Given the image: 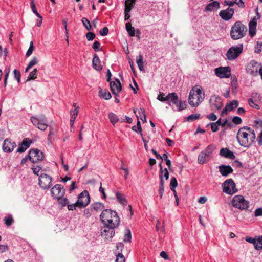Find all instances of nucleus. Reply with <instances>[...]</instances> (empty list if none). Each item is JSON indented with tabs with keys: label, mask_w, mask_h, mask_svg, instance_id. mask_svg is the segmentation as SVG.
Segmentation results:
<instances>
[{
	"label": "nucleus",
	"mask_w": 262,
	"mask_h": 262,
	"mask_svg": "<svg viewBox=\"0 0 262 262\" xmlns=\"http://www.w3.org/2000/svg\"><path fill=\"white\" fill-rule=\"evenodd\" d=\"M256 138L254 130L248 126L240 128L237 133L236 139L242 146L245 147H250L254 142Z\"/></svg>",
	"instance_id": "nucleus-1"
},
{
	"label": "nucleus",
	"mask_w": 262,
	"mask_h": 262,
	"mask_svg": "<svg viewBox=\"0 0 262 262\" xmlns=\"http://www.w3.org/2000/svg\"><path fill=\"white\" fill-rule=\"evenodd\" d=\"M100 219L104 225L117 227L120 223V219L116 212L111 209L103 210Z\"/></svg>",
	"instance_id": "nucleus-2"
},
{
	"label": "nucleus",
	"mask_w": 262,
	"mask_h": 262,
	"mask_svg": "<svg viewBox=\"0 0 262 262\" xmlns=\"http://www.w3.org/2000/svg\"><path fill=\"white\" fill-rule=\"evenodd\" d=\"M205 98V93L202 88L194 86L191 90L189 97L188 103L192 107H198Z\"/></svg>",
	"instance_id": "nucleus-3"
},
{
	"label": "nucleus",
	"mask_w": 262,
	"mask_h": 262,
	"mask_svg": "<svg viewBox=\"0 0 262 262\" xmlns=\"http://www.w3.org/2000/svg\"><path fill=\"white\" fill-rule=\"evenodd\" d=\"M247 28L241 21H237L232 26L230 32L233 40H238L245 37L247 34Z\"/></svg>",
	"instance_id": "nucleus-4"
},
{
	"label": "nucleus",
	"mask_w": 262,
	"mask_h": 262,
	"mask_svg": "<svg viewBox=\"0 0 262 262\" xmlns=\"http://www.w3.org/2000/svg\"><path fill=\"white\" fill-rule=\"evenodd\" d=\"M232 206L241 210H247L249 207V202L242 195H236L232 199Z\"/></svg>",
	"instance_id": "nucleus-5"
},
{
	"label": "nucleus",
	"mask_w": 262,
	"mask_h": 262,
	"mask_svg": "<svg viewBox=\"0 0 262 262\" xmlns=\"http://www.w3.org/2000/svg\"><path fill=\"white\" fill-rule=\"evenodd\" d=\"M214 149L215 146L213 145H209L204 150H202L198 156V163L204 164L208 161L209 157Z\"/></svg>",
	"instance_id": "nucleus-6"
},
{
	"label": "nucleus",
	"mask_w": 262,
	"mask_h": 262,
	"mask_svg": "<svg viewBox=\"0 0 262 262\" xmlns=\"http://www.w3.org/2000/svg\"><path fill=\"white\" fill-rule=\"evenodd\" d=\"M223 192L229 195H232L238 191L235 183L232 179L226 180L222 185Z\"/></svg>",
	"instance_id": "nucleus-7"
},
{
	"label": "nucleus",
	"mask_w": 262,
	"mask_h": 262,
	"mask_svg": "<svg viewBox=\"0 0 262 262\" xmlns=\"http://www.w3.org/2000/svg\"><path fill=\"white\" fill-rule=\"evenodd\" d=\"M31 121L33 124L40 130H45L48 127L47 119L45 115L32 116L31 118Z\"/></svg>",
	"instance_id": "nucleus-8"
},
{
	"label": "nucleus",
	"mask_w": 262,
	"mask_h": 262,
	"mask_svg": "<svg viewBox=\"0 0 262 262\" xmlns=\"http://www.w3.org/2000/svg\"><path fill=\"white\" fill-rule=\"evenodd\" d=\"M243 50V46L242 44H240L238 46L231 47L227 52V58L229 60H234L242 53Z\"/></svg>",
	"instance_id": "nucleus-9"
},
{
	"label": "nucleus",
	"mask_w": 262,
	"mask_h": 262,
	"mask_svg": "<svg viewBox=\"0 0 262 262\" xmlns=\"http://www.w3.org/2000/svg\"><path fill=\"white\" fill-rule=\"evenodd\" d=\"M76 202L79 208H83L88 206L90 202V196L88 191L84 190L80 193Z\"/></svg>",
	"instance_id": "nucleus-10"
},
{
	"label": "nucleus",
	"mask_w": 262,
	"mask_h": 262,
	"mask_svg": "<svg viewBox=\"0 0 262 262\" xmlns=\"http://www.w3.org/2000/svg\"><path fill=\"white\" fill-rule=\"evenodd\" d=\"M28 157L31 162L36 163L43 159L44 154L38 149H32L29 151Z\"/></svg>",
	"instance_id": "nucleus-11"
},
{
	"label": "nucleus",
	"mask_w": 262,
	"mask_h": 262,
	"mask_svg": "<svg viewBox=\"0 0 262 262\" xmlns=\"http://www.w3.org/2000/svg\"><path fill=\"white\" fill-rule=\"evenodd\" d=\"M209 102L211 110L213 111L221 110L223 106L222 98L215 95L210 97Z\"/></svg>",
	"instance_id": "nucleus-12"
},
{
	"label": "nucleus",
	"mask_w": 262,
	"mask_h": 262,
	"mask_svg": "<svg viewBox=\"0 0 262 262\" xmlns=\"http://www.w3.org/2000/svg\"><path fill=\"white\" fill-rule=\"evenodd\" d=\"M51 195L57 200L61 199L65 194V189L61 185L56 184L51 189Z\"/></svg>",
	"instance_id": "nucleus-13"
},
{
	"label": "nucleus",
	"mask_w": 262,
	"mask_h": 262,
	"mask_svg": "<svg viewBox=\"0 0 262 262\" xmlns=\"http://www.w3.org/2000/svg\"><path fill=\"white\" fill-rule=\"evenodd\" d=\"M39 185L43 189H49L52 185V178L46 173H41L39 177Z\"/></svg>",
	"instance_id": "nucleus-14"
},
{
	"label": "nucleus",
	"mask_w": 262,
	"mask_h": 262,
	"mask_svg": "<svg viewBox=\"0 0 262 262\" xmlns=\"http://www.w3.org/2000/svg\"><path fill=\"white\" fill-rule=\"evenodd\" d=\"M215 74L220 78H229L231 75L229 67H220L214 69Z\"/></svg>",
	"instance_id": "nucleus-15"
},
{
	"label": "nucleus",
	"mask_w": 262,
	"mask_h": 262,
	"mask_svg": "<svg viewBox=\"0 0 262 262\" xmlns=\"http://www.w3.org/2000/svg\"><path fill=\"white\" fill-rule=\"evenodd\" d=\"M256 16L252 18L249 23V34L251 37H253L256 34L257 20L260 18L258 9L256 10Z\"/></svg>",
	"instance_id": "nucleus-16"
},
{
	"label": "nucleus",
	"mask_w": 262,
	"mask_h": 262,
	"mask_svg": "<svg viewBox=\"0 0 262 262\" xmlns=\"http://www.w3.org/2000/svg\"><path fill=\"white\" fill-rule=\"evenodd\" d=\"M116 227L108 225H104L101 231V236L107 240H110L114 236V228Z\"/></svg>",
	"instance_id": "nucleus-17"
},
{
	"label": "nucleus",
	"mask_w": 262,
	"mask_h": 262,
	"mask_svg": "<svg viewBox=\"0 0 262 262\" xmlns=\"http://www.w3.org/2000/svg\"><path fill=\"white\" fill-rule=\"evenodd\" d=\"M234 13V10L233 8H228L225 10H222L219 13V16L221 18L225 21L230 20Z\"/></svg>",
	"instance_id": "nucleus-18"
},
{
	"label": "nucleus",
	"mask_w": 262,
	"mask_h": 262,
	"mask_svg": "<svg viewBox=\"0 0 262 262\" xmlns=\"http://www.w3.org/2000/svg\"><path fill=\"white\" fill-rule=\"evenodd\" d=\"M16 146L14 142H11L9 139H6L3 144V150L5 152H10Z\"/></svg>",
	"instance_id": "nucleus-19"
},
{
	"label": "nucleus",
	"mask_w": 262,
	"mask_h": 262,
	"mask_svg": "<svg viewBox=\"0 0 262 262\" xmlns=\"http://www.w3.org/2000/svg\"><path fill=\"white\" fill-rule=\"evenodd\" d=\"M259 66L258 63L252 61L248 67L247 73L253 76L257 75Z\"/></svg>",
	"instance_id": "nucleus-20"
},
{
	"label": "nucleus",
	"mask_w": 262,
	"mask_h": 262,
	"mask_svg": "<svg viewBox=\"0 0 262 262\" xmlns=\"http://www.w3.org/2000/svg\"><path fill=\"white\" fill-rule=\"evenodd\" d=\"M110 85L112 93L114 95L117 96L119 93L121 91V85L120 81L116 79V82L110 81Z\"/></svg>",
	"instance_id": "nucleus-21"
},
{
	"label": "nucleus",
	"mask_w": 262,
	"mask_h": 262,
	"mask_svg": "<svg viewBox=\"0 0 262 262\" xmlns=\"http://www.w3.org/2000/svg\"><path fill=\"white\" fill-rule=\"evenodd\" d=\"M219 172L224 177H227L229 174L232 173L233 169L230 165H221L219 166Z\"/></svg>",
	"instance_id": "nucleus-22"
},
{
	"label": "nucleus",
	"mask_w": 262,
	"mask_h": 262,
	"mask_svg": "<svg viewBox=\"0 0 262 262\" xmlns=\"http://www.w3.org/2000/svg\"><path fill=\"white\" fill-rule=\"evenodd\" d=\"M238 102L237 100H233L230 103L227 104L225 107L222 111V115L224 116V115L227 114L228 112L233 110L238 106Z\"/></svg>",
	"instance_id": "nucleus-23"
},
{
	"label": "nucleus",
	"mask_w": 262,
	"mask_h": 262,
	"mask_svg": "<svg viewBox=\"0 0 262 262\" xmlns=\"http://www.w3.org/2000/svg\"><path fill=\"white\" fill-rule=\"evenodd\" d=\"M220 154L221 156L233 160L235 156L233 152L227 148H223L220 150Z\"/></svg>",
	"instance_id": "nucleus-24"
},
{
	"label": "nucleus",
	"mask_w": 262,
	"mask_h": 262,
	"mask_svg": "<svg viewBox=\"0 0 262 262\" xmlns=\"http://www.w3.org/2000/svg\"><path fill=\"white\" fill-rule=\"evenodd\" d=\"M92 66L94 69L98 71H100L102 69L100 60L97 54H94V57L92 60Z\"/></svg>",
	"instance_id": "nucleus-25"
},
{
	"label": "nucleus",
	"mask_w": 262,
	"mask_h": 262,
	"mask_svg": "<svg viewBox=\"0 0 262 262\" xmlns=\"http://www.w3.org/2000/svg\"><path fill=\"white\" fill-rule=\"evenodd\" d=\"M220 3L217 1H213L208 4L205 9L206 11H212L220 8Z\"/></svg>",
	"instance_id": "nucleus-26"
},
{
	"label": "nucleus",
	"mask_w": 262,
	"mask_h": 262,
	"mask_svg": "<svg viewBox=\"0 0 262 262\" xmlns=\"http://www.w3.org/2000/svg\"><path fill=\"white\" fill-rule=\"evenodd\" d=\"M99 96L104 99L105 100H109L111 98V95L110 93L106 91L100 89L99 91Z\"/></svg>",
	"instance_id": "nucleus-27"
},
{
	"label": "nucleus",
	"mask_w": 262,
	"mask_h": 262,
	"mask_svg": "<svg viewBox=\"0 0 262 262\" xmlns=\"http://www.w3.org/2000/svg\"><path fill=\"white\" fill-rule=\"evenodd\" d=\"M92 209L95 211H100L104 208L103 203L100 202H95L91 205Z\"/></svg>",
	"instance_id": "nucleus-28"
},
{
	"label": "nucleus",
	"mask_w": 262,
	"mask_h": 262,
	"mask_svg": "<svg viewBox=\"0 0 262 262\" xmlns=\"http://www.w3.org/2000/svg\"><path fill=\"white\" fill-rule=\"evenodd\" d=\"M160 167V174L159 177L162 176V178H165L166 180H168L169 178V172L167 168L163 169L162 164L160 163L159 164Z\"/></svg>",
	"instance_id": "nucleus-29"
},
{
	"label": "nucleus",
	"mask_w": 262,
	"mask_h": 262,
	"mask_svg": "<svg viewBox=\"0 0 262 262\" xmlns=\"http://www.w3.org/2000/svg\"><path fill=\"white\" fill-rule=\"evenodd\" d=\"M136 0H125V9L127 11H131L132 9L134 7Z\"/></svg>",
	"instance_id": "nucleus-30"
},
{
	"label": "nucleus",
	"mask_w": 262,
	"mask_h": 262,
	"mask_svg": "<svg viewBox=\"0 0 262 262\" xmlns=\"http://www.w3.org/2000/svg\"><path fill=\"white\" fill-rule=\"evenodd\" d=\"M178 99V95L174 92L169 93L167 96V100H170L171 102L174 104H177Z\"/></svg>",
	"instance_id": "nucleus-31"
},
{
	"label": "nucleus",
	"mask_w": 262,
	"mask_h": 262,
	"mask_svg": "<svg viewBox=\"0 0 262 262\" xmlns=\"http://www.w3.org/2000/svg\"><path fill=\"white\" fill-rule=\"evenodd\" d=\"M116 195L117 199V201L121 204L123 205H126L127 204V201L124 198L123 194L120 193L119 192H116Z\"/></svg>",
	"instance_id": "nucleus-32"
},
{
	"label": "nucleus",
	"mask_w": 262,
	"mask_h": 262,
	"mask_svg": "<svg viewBox=\"0 0 262 262\" xmlns=\"http://www.w3.org/2000/svg\"><path fill=\"white\" fill-rule=\"evenodd\" d=\"M126 30L130 36L132 37L135 35V28L134 27H132L130 23L126 24Z\"/></svg>",
	"instance_id": "nucleus-33"
},
{
	"label": "nucleus",
	"mask_w": 262,
	"mask_h": 262,
	"mask_svg": "<svg viewBox=\"0 0 262 262\" xmlns=\"http://www.w3.org/2000/svg\"><path fill=\"white\" fill-rule=\"evenodd\" d=\"M108 118L111 123L114 126L115 124L119 121V118L117 115L113 113H110L108 115Z\"/></svg>",
	"instance_id": "nucleus-34"
},
{
	"label": "nucleus",
	"mask_w": 262,
	"mask_h": 262,
	"mask_svg": "<svg viewBox=\"0 0 262 262\" xmlns=\"http://www.w3.org/2000/svg\"><path fill=\"white\" fill-rule=\"evenodd\" d=\"M37 69H34L32 71H31L26 81H30L31 80L35 79L37 78Z\"/></svg>",
	"instance_id": "nucleus-35"
},
{
	"label": "nucleus",
	"mask_w": 262,
	"mask_h": 262,
	"mask_svg": "<svg viewBox=\"0 0 262 262\" xmlns=\"http://www.w3.org/2000/svg\"><path fill=\"white\" fill-rule=\"evenodd\" d=\"M137 63L139 67V69L141 71H144V66H143V57L141 55H140L137 59Z\"/></svg>",
	"instance_id": "nucleus-36"
},
{
	"label": "nucleus",
	"mask_w": 262,
	"mask_h": 262,
	"mask_svg": "<svg viewBox=\"0 0 262 262\" xmlns=\"http://www.w3.org/2000/svg\"><path fill=\"white\" fill-rule=\"evenodd\" d=\"M132 239V235L130 231L127 229L125 230V233L124 234L123 241L125 242H130Z\"/></svg>",
	"instance_id": "nucleus-37"
},
{
	"label": "nucleus",
	"mask_w": 262,
	"mask_h": 262,
	"mask_svg": "<svg viewBox=\"0 0 262 262\" xmlns=\"http://www.w3.org/2000/svg\"><path fill=\"white\" fill-rule=\"evenodd\" d=\"M254 245L256 250H259L262 249V236L256 239Z\"/></svg>",
	"instance_id": "nucleus-38"
},
{
	"label": "nucleus",
	"mask_w": 262,
	"mask_h": 262,
	"mask_svg": "<svg viewBox=\"0 0 262 262\" xmlns=\"http://www.w3.org/2000/svg\"><path fill=\"white\" fill-rule=\"evenodd\" d=\"M200 117V115L199 114H192L189 115L187 118V121L189 122L194 121L197 119H199Z\"/></svg>",
	"instance_id": "nucleus-39"
},
{
	"label": "nucleus",
	"mask_w": 262,
	"mask_h": 262,
	"mask_svg": "<svg viewBox=\"0 0 262 262\" xmlns=\"http://www.w3.org/2000/svg\"><path fill=\"white\" fill-rule=\"evenodd\" d=\"M81 21L83 26L86 28V29L89 31L91 30V25L90 21L85 17H83L81 19Z\"/></svg>",
	"instance_id": "nucleus-40"
},
{
	"label": "nucleus",
	"mask_w": 262,
	"mask_h": 262,
	"mask_svg": "<svg viewBox=\"0 0 262 262\" xmlns=\"http://www.w3.org/2000/svg\"><path fill=\"white\" fill-rule=\"evenodd\" d=\"M178 185L177 180L175 177H172L170 180V187L172 191L175 190Z\"/></svg>",
	"instance_id": "nucleus-41"
},
{
	"label": "nucleus",
	"mask_w": 262,
	"mask_h": 262,
	"mask_svg": "<svg viewBox=\"0 0 262 262\" xmlns=\"http://www.w3.org/2000/svg\"><path fill=\"white\" fill-rule=\"evenodd\" d=\"M4 222L7 226H10L13 223L14 220L12 216L9 215L4 219Z\"/></svg>",
	"instance_id": "nucleus-42"
},
{
	"label": "nucleus",
	"mask_w": 262,
	"mask_h": 262,
	"mask_svg": "<svg viewBox=\"0 0 262 262\" xmlns=\"http://www.w3.org/2000/svg\"><path fill=\"white\" fill-rule=\"evenodd\" d=\"M59 201V204L61 205L62 207H65L68 206L69 203V201L67 198H62L60 200H58Z\"/></svg>",
	"instance_id": "nucleus-43"
},
{
	"label": "nucleus",
	"mask_w": 262,
	"mask_h": 262,
	"mask_svg": "<svg viewBox=\"0 0 262 262\" xmlns=\"http://www.w3.org/2000/svg\"><path fill=\"white\" fill-rule=\"evenodd\" d=\"M177 106L178 107V111H181L186 108V103L184 101H180L179 103L177 102Z\"/></svg>",
	"instance_id": "nucleus-44"
},
{
	"label": "nucleus",
	"mask_w": 262,
	"mask_h": 262,
	"mask_svg": "<svg viewBox=\"0 0 262 262\" xmlns=\"http://www.w3.org/2000/svg\"><path fill=\"white\" fill-rule=\"evenodd\" d=\"M34 50V46H33V42L32 41L30 42V46L26 52V56L29 57L33 53V51Z\"/></svg>",
	"instance_id": "nucleus-45"
},
{
	"label": "nucleus",
	"mask_w": 262,
	"mask_h": 262,
	"mask_svg": "<svg viewBox=\"0 0 262 262\" xmlns=\"http://www.w3.org/2000/svg\"><path fill=\"white\" fill-rule=\"evenodd\" d=\"M30 6L32 9V12L37 16H40V14L38 13L36 10V7L35 4L34 3V0H30Z\"/></svg>",
	"instance_id": "nucleus-46"
},
{
	"label": "nucleus",
	"mask_w": 262,
	"mask_h": 262,
	"mask_svg": "<svg viewBox=\"0 0 262 262\" xmlns=\"http://www.w3.org/2000/svg\"><path fill=\"white\" fill-rule=\"evenodd\" d=\"M115 262H125V257L122 253L117 254Z\"/></svg>",
	"instance_id": "nucleus-47"
},
{
	"label": "nucleus",
	"mask_w": 262,
	"mask_h": 262,
	"mask_svg": "<svg viewBox=\"0 0 262 262\" xmlns=\"http://www.w3.org/2000/svg\"><path fill=\"white\" fill-rule=\"evenodd\" d=\"M92 48L95 51H99L101 50V49L100 48V43L98 41H95L93 45Z\"/></svg>",
	"instance_id": "nucleus-48"
},
{
	"label": "nucleus",
	"mask_w": 262,
	"mask_h": 262,
	"mask_svg": "<svg viewBox=\"0 0 262 262\" xmlns=\"http://www.w3.org/2000/svg\"><path fill=\"white\" fill-rule=\"evenodd\" d=\"M38 62V59L36 57H34L29 62L28 65H29V66L32 68L34 66L37 64Z\"/></svg>",
	"instance_id": "nucleus-49"
},
{
	"label": "nucleus",
	"mask_w": 262,
	"mask_h": 262,
	"mask_svg": "<svg viewBox=\"0 0 262 262\" xmlns=\"http://www.w3.org/2000/svg\"><path fill=\"white\" fill-rule=\"evenodd\" d=\"M31 143L32 141L30 139L25 138L23 140L21 144H23L24 146L27 147V148H28L30 146Z\"/></svg>",
	"instance_id": "nucleus-50"
},
{
	"label": "nucleus",
	"mask_w": 262,
	"mask_h": 262,
	"mask_svg": "<svg viewBox=\"0 0 262 262\" xmlns=\"http://www.w3.org/2000/svg\"><path fill=\"white\" fill-rule=\"evenodd\" d=\"M14 76L15 78L17 80V82L19 83L20 82V73L19 71L15 69L13 71Z\"/></svg>",
	"instance_id": "nucleus-51"
},
{
	"label": "nucleus",
	"mask_w": 262,
	"mask_h": 262,
	"mask_svg": "<svg viewBox=\"0 0 262 262\" xmlns=\"http://www.w3.org/2000/svg\"><path fill=\"white\" fill-rule=\"evenodd\" d=\"M262 49V42H260L259 41L257 42L255 52L256 53H260Z\"/></svg>",
	"instance_id": "nucleus-52"
},
{
	"label": "nucleus",
	"mask_w": 262,
	"mask_h": 262,
	"mask_svg": "<svg viewBox=\"0 0 262 262\" xmlns=\"http://www.w3.org/2000/svg\"><path fill=\"white\" fill-rule=\"evenodd\" d=\"M78 107L75 108L73 110L70 111L71 117L76 119L78 115Z\"/></svg>",
	"instance_id": "nucleus-53"
},
{
	"label": "nucleus",
	"mask_w": 262,
	"mask_h": 262,
	"mask_svg": "<svg viewBox=\"0 0 262 262\" xmlns=\"http://www.w3.org/2000/svg\"><path fill=\"white\" fill-rule=\"evenodd\" d=\"M248 103L249 104V105L251 106V107H254V108H255L256 109H259V106L258 105L256 104L254 102V101L252 99H248Z\"/></svg>",
	"instance_id": "nucleus-54"
},
{
	"label": "nucleus",
	"mask_w": 262,
	"mask_h": 262,
	"mask_svg": "<svg viewBox=\"0 0 262 262\" xmlns=\"http://www.w3.org/2000/svg\"><path fill=\"white\" fill-rule=\"evenodd\" d=\"M86 37L89 41H92L95 38V34L93 32H88L86 34Z\"/></svg>",
	"instance_id": "nucleus-55"
},
{
	"label": "nucleus",
	"mask_w": 262,
	"mask_h": 262,
	"mask_svg": "<svg viewBox=\"0 0 262 262\" xmlns=\"http://www.w3.org/2000/svg\"><path fill=\"white\" fill-rule=\"evenodd\" d=\"M232 122L234 124L238 125V124H240L242 123V120L240 117H239L238 116H235L232 119Z\"/></svg>",
	"instance_id": "nucleus-56"
},
{
	"label": "nucleus",
	"mask_w": 262,
	"mask_h": 262,
	"mask_svg": "<svg viewBox=\"0 0 262 262\" xmlns=\"http://www.w3.org/2000/svg\"><path fill=\"white\" fill-rule=\"evenodd\" d=\"M108 33V29L107 27H104L100 31L99 34L101 36H106Z\"/></svg>",
	"instance_id": "nucleus-57"
},
{
	"label": "nucleus",
	"mask_w": 262,
	"mask_h": 262,
	"mask_svg": "<svg viewBox=\"0 0 262 262\" xmlns=\"http://www.w3.org/2000/svg\"><path fill=\"white\" fill-rule=\"evenodd\" d=\"M68 209L69 210L73 211L76 209V207H78V205H77V202L74 204H72L69 205L68 204L67 206Z\"/></svg>",
	"instance_id": "nucleus-58"
},
{
	"label": "nucleus",
	"mask_w": 262,
	"mask_h": 262,
	"mask_svg": "<svg viewBox=\"0 0 262 262\" xmlns=\"http://www.w3.org/2000/svg\"><path fill=\"white\" fill-rule=\"evenodd\" d=\"M32 169L33 170V173L35 174L38 176L39 172L41 170V167H40V166H37L35 167H33Z\"/></svg>",
	"instance_id": "nucleus-59"
},
{
	"label": "nucleus",
	"mask_w": 262,
	"mask_h": 262,
	"mask_svg": "<svg viewBox=\"0 0 262 262\" xmlns=\"http://www.w3.org/2000/svg\"><path fill=\"white\" fill-rule=\"evenodd\" d=\"M165 94L164 93H160L157 97V99L161 101H165L167 100V96L166 97H164Z\"/></svg>",
	"instance_id": "nucleus-60"
},
{
	"label": "nucleus",
	"mask_w": 262,
	"mask_h": 262,
	"mask_svg": "<svg viewBox=\"0 0 262 262\" xmlns=\"http://www.w3.org/2000/svg\"><path fill=\"white\" fill-rule=\"evenodd\" d=\"M234 4H237L239 7L241 8H244L245 7V4L244 2L242 0H235L234 1Z\"/></svg>",
	"instance_id": "nucleus-61"
},
{
	"label": "nucleus",
	"mask_w": 262,
	"mask_h": 262,
	"mask_svg": "<svg viewBox=\"0 0 262 262\" xmlns=\"http://www.w3.org/2000/svg\"><path fill=\"white\" fill-rule=\"evenodd\" d=\"M27 149V147L24 146V145L21 144V145H19V147L17 149V152L22 153L24 152Z\"/></svg>",
	"instance_id": "nucleus-62"
},
{
	"label": "nucleus",
	"mask_w": 262,
	"mask_h": 262,
	"mask_svg": "<svg viewBox=\"0 0 262 262\" xmlns=\"http://www.w3.org/2000/svg\"><path fill=\"white\" fill-rule=\"evenodd\" d=\"M254 215L256 217L262 216V208L256 209L254 211Z\"/></svg>",
	"instance_id": "nucleus-63"
},
{
	"label": "nucleus",
	"mask_w": 262,
	"mask_h": 262,
	"mask_svg": "<svg viewBox=\"0 0 262 262\" xmlns=\"http://www.w3.org/2000/svg\"><path fill=\"white\" fill-rule=\"evenodd\" d=\"M257 142L259 146L262 145V129L261 130L259 134L257 136Z\"/></svg>",
	"instance_id": "nucleus-64"
}]
</instances>
